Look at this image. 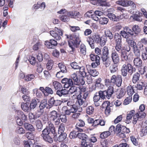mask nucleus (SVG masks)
<instances>
[{"label": "nucleus", "mask_w": 147, "mask_h": 147, "mask_svg": "<svg viewBox=\"0 0 147 147\" xmlns=\"http://www.w3.org/2000/svg\"><path fill=\"white\" fill-rule=\"evenodd\" d=\"M132 30V31L129 27H125L123 30L120 31V34L123 38L127 39L130 37L137 36L141 32V28L138 25H134Z\"/></svg>", "instance_id": "f257e3e1"}, {"label": "nucleus", "mask_w": 147, "mask_h": 147, "mask_svg": "<svg viewBox=\"0 0 147 147\" xmlns=\"http://www.w3.org/2000/svg\"><path fill=\"white\" fill-rule=\"evenodd\" d=\"M86 76V73L85 71H77L71 75L70 77L73 81V83L76 85L81 84L83 85L85 82L84 78Z\"/></svg>", "instance_id": "f03ea898"}, {"label": "nucleus", "mask_w": 147, "mask_h": 147, "mask_svg": "<svg viewBox=\"0 0 147 147\" xmlns=\"http://www.w3.org/2000/svg\"><path fill=\"white\" fill-rule=\"evenodd\" d=\"M122 80L121 76L118 75L116 76L115 75H113L111 77V79H106L105 80V83L107 84H109L110 86L115 85L119 87L121 86Z\"/></svg>", "instance_id": "7ed1b4c3"}, {"label": "nucleus", "mask_w": 147, "mask_h": 147, "mask_svg": "<svg viewBox=\"0 0 147 147\" xmlns=\"http://www.w3.org/2000/svg\"><path fill=\"white\" fill-rule=\"evenodd\" d=\"M74 40H68V44L69 47L71 49L70 51V53L73 54L74 52L76 50L75 47L77 48L80 44L81 41L79 38V34L77 35L76 34H74L73 35Z\"/></svg>", "instance_id": "20e7f679"}, {"label": "nucleus", "mask_w": 147, "mask_h": 147, "mask_svg": "<svg viewBox=\"0 0 147 147\" xmlns=\"http://www.w3.org/2000/svg\"><path fill=\"white\" fill-rule=\"evenodd\" d=\"M100 36L98 34H94L88 37L87 38L86 41L88 43L92 49L95 47V43L100 44Z\"/></svg>", "instance_id": "39448f33"}, {"label": "nucleus", "mask_w": 147, "mask_h": 147, "mask_svg": "<svg viewBox=\"0 0 147 147\" xmlns=\"http://www.w3.org/2000/svg\"><path fill=\"white\" fill-rule=\"evenodd\" d=\"M113 93V87L112 86H110L107 90L104 91L100 90L98 93H96V94H99L101 99L104 100L105 98L106 97L109 99Z\"/></svg>", "instance_id": "423d86ee"}, {"label": "nucleus", "mask_w": 147, "mask_h": 147, "mask_svg": "<svg viewBox=\"0 0 147 147\" xmlns=\"http://www.w3.org/2000/svg\"><path fill=\"white\" fill-rule=\"evenodd\" d=\"M136 70L135 68L130 63L127 64H124L122 66L121 69V75L123 76H126L127 74V72L131 74Z\"/></svg>", "instance_id": "0eeeda50"}, {"label": "nucleus", "mask_w": 147, "mask_h": 147, "mask_svg": "<svg viewBox=\"0 0 147 147\" xmlns=\"http://www.w3.org/2000/svg\"><path fill=\"white\" fill-rule=\"evenodd\" d=\"M51 132L45 127L42 131V133L40 136L44 141L51 144L53 142V138L51 136Z\"/></svg>", "instance_id": "6e6552de"}, {"label": "nucleus", "mask_w": 147, "mask_h": 147, "mask_svg": "<svg viewBox=\"0 0 147 147\" xmlns=\"http://www.w3.org/2000/svg\"><path fill=\"white\" fill-rule=\"evenodd\" d=\"M122 35L118 33H115L113 36L115 40V48L117 51H121V48L122 47Z\"/></svg>", "instance_id": "1a4fd4ad"}, {"label": "nucleus", "mask_w": 147, "mask_h": 147, "mask_svg": "<svg viewBox=\"0 0 147 147\" xmlns=\"http://www.w3.org/2000/svg\"><path fill=\"white\" fill-rule=\"evenodd\" d=\"M54 30L50 31V34L56 40H60L61 36H62L63 35V31L57 27H55Z\"/></svg>", "instance_id": "9d476101"}, {"label": "nucleus", "mask_w": 147, "mask_h": 147, "mask_svg": "<svg viewBox=\"0 0 147 147\" xmlns=\"http://www.w3.org/2000/svg\"><path fill=\"white\" fill-rule=\"evenodd\" d=\"M62 83L64 84V88H68L71 86L74 85L73 81L72 80L70 77L69 78H65L63 79L61 81Z\"/></svg>", "instance_id": "9b49d317"}, {"label": "nucleus", "mask_w": 147, "mask_h": 147, "mask_svg": "<svg viewBox=\"0 0 147 147\" xmlns=\"http://www.w3.org/2000/svg\"><path fill=\"white\" fill-rule=\"evenodd\" d=\"M143 45L138 43V46L134 50V52L135 56L139 57L140 55V51L143 50Z\"/></svg>", "instance_id": "f8f14e48"}, {"label": "nucleus", "mask_w": 147, "mask_h": 147, "mask_svg": "<svg viewBox=\"0 0 147 147\" xmlns=\"http://www.w3.org/2000/svg\"><path fill=\"white\" fill-rule=\"evenodd\" d=\"M56 94L60 97L63 96L68 97L69 96L68 90L65 89H63V88L60 90H57Z\"/></svg>", "instance_id": "ddd939ff"}, {"label": "nucleus", "mask_w": 147, "mask_h": 147, "mask_svg": "<svg viewBox=\"0 0 147 147\" xmlns=\"http://www.w3.org/2000/svg\"><path fill=\"white\" fill-rule=\"evenodd\" d=\"M45 44L48 48L51 49L57 46V41L55 40L51 39L50 40L49 42L46 41Z\"/></svg>", "instance_id": "4468645a"}, {"label": "nucleus", "mask_w": 147, "mask_h": 147, "mask_svg": "<svg viewBox=\"0 0 147 147\" xmlns=\"http://www.w3.org/2000/svg\"><path fill=\"white\" fill-rule=\"evenodd\" d=\"M67 15L69 17L72 18L76 19L79 18L80 16V13L78 11H71L69 12H67L66 13Z\"/></svg>", "instance_id": "2eb2a0df"}, {"label": "nucleus", "mask_w": 147, "mask_h": 147, "mask_svg": "<svg viewBox=\"0 0 147 147\" xmlns=\"http://www.w3.org/2000/svg\"><path fill=\"white\" fill-rule=\"evenodd\" d=\"M48 125L47 126L46 128L50 131L52 134H53L54 136H56L57 134L54 125L50 121L48 122Z\"/></svg>", "instance_id": "dca6fc26"}, {"label": "nucleus", "mask_w": 147, "mask_h": 147, "mask_svg": "<svg viewBox=\"0 0 147 147\" xmlns=\"http://www.w3.org/2000/svg\"><path fill=\"white\" fill-rule=\"evenodd\" d=\"M70 88L68 90L71 94H72L74 93H75L76 94H78H78H81L80 92V89L79 87H78L74 85L70 86Z\"/></svg>", "instance_id": "f3484780"}, {"label": "nucleus", "mask_w": 147, "mask_h": 147, "mask_svg": "<svg viewBox=\"0 0 147 147\" xmlns=\"http://www.w3.org/2000/svg\"><path fill=\"white\" fill-rule=\"evenodd\" d=\"M111 57L115 64H117L119 62V58L117 53L115 51L113 52Z\"/></svg>", "instance_id": "a211bd4d"}, {"label": "nucleus", "mask_w": 147, "mask_h": 147, "mask_svg": "<svg viewBox=\"0 0 147 147\" xmlns=\"http://www.w3.org/2000/svg\"><path fill=\"white\" fill-rule=\"evenodd\" d=\"M49 115L51 120L55 121L56 119L59 117L60 114L58 113L56 111L53 110L50 112Z\"/></svg>", "instance_id": "6ab92c4d"}, {"label": "nucleus", "mask_w": 147, "mask_h": 147, "mask_svg": "<svg viewBox=\"0 0 147 147\" xmlns=\"http://www.w3.org/2000/svg\"><path fill=\"white\" fill-rule=\"evenodd\" d=\"M121 51H118L121 53V57L123 61H127L128 59V54L125 50L123 49L122 48H121Z\"/></svg>", "instance_id": "aec40b11"}, {"label": "nucleus", "mask_w": 147, "mask_h": 147, "mask_svg": "<svg viewBox=\"0 0 147 147\" xmlns=\"http://www.w3.org/2000/svg\"><path fill=\"white\" fill-rule=\"evenodd\" d=\"M23 125L25 128L27 130L32 132L35 131V128L31 124L24 122Z\"/></svg>", "instance_id": "412c9836"}, {"label": "nucleus", "mask_w": 147, "mask_h": 147, "mask_svg": "<svg viewBox=\"0 0 147 147\" xmlns=\"http://www.w3.org/2000/svg\"><path fill=\"white\" fill-rule=\"evenodd\" d=\"M35 124L36 127V129L39 132L43 128V125L40 120L36 119L35 120Z\"/></svg>", "instance_id": "4be33fe9"}, {"label": "nucleus", "mask_w": 147, "mask_h": 147, "mask_svg": "<svg viewBox=\"0 0 147 147\" xmlns=\"http://www.w3.org/2000/svg\"><path fill=\"white\" fill-rule=\"evenodd\" d=\"M135 114V111L132 110L130 111L127 114L126 120H125V123L127 124H129L130 123V120L131 119L132 117L134 116Z\"/></svg>", "instance_id": "5701e85b"}, {"label": "nucleus", "mask_w": 147, "mask_h": 147, "mask_svg": "<svg viewBox=\"0 0 147 147\" xmlns=\"http://www.w3.org/2000/svg\"><path fill=\"white\" fill-rule=\"evenodd\" d=\"M70 65L72 68L74 69H79V71H84V67L83 66L82 67L79 66L76 62H72L71 63Z\"/></svg>", "instance_id": "b1692460"}, {"label": "nucleus", "mask_w": 147, "mask_h": 147, "mask_svg": "<svg viewBox=\"0 0 147 147\" xmlns=\"http://www.w3.org/2000/svg\"><path fill=\"white\" fill-rule=\"evenodd\" d=\"M39 102V100L38 99H32L31 102L29 106L31 110L34 109L36 107V105L38 104Z\"/></svg>", "instance_id": "393cba45"}, {"label": "nucleus", "mask_w": 147, "mask_h": 147, "mask_svg": "<svg viewBox=\"0 0 147 147\" xmlns=\"http://www.w3.org/2000/svg\"><path fill=\"white\" fill-rule=\"evenodd\" d=\"M16 112L18 116L19 117L21 118L24 122L27 120V116L25 115L22 112L20 111H16Z\"/></svg>", "instance_id": "a878e982"}, {"label": "nucleus", "mask_w": 147, "mask_h": 147, "mask_svg": "<svg viewBox=\"0 0 147 147\" xmlns=\"http://www.w3.org/2000/svg\"><path fill=\"white\" fill-rule=\"evenodd\" d=\"M58 66L61 72L64 74L67 73V70L66 66L63 63H59L58 64Z\"/></svg>", "instance_id": "bb28decb"}, {"label": "nucleus", "mask_w": 147, "mask_h": 147, "mask_svg": "<svg viewBox=\"0 0 147 147\" xmlns=\"http://www.w3.org/2000/svg\"><path fill=\"white\" fill-rule=\"evenodd\" d=\"M134 63L135 65L138 67L139 68L142 65V61L139 57L134 58Z\"/></svg>", "instance_id": "cd10ccee"}, {"label": "nucleus", "mask_w": 147, "mask_h": 147, "mask_svg": "<svg viewBox=\"0 0 147 147\" xmlns=\"http://www.w3.org/2000/svg\"><path fill=\"white\" fill-rule=\"evenodd\" d=\"M140 77V75L139 73L136 72L134 74L132 81L134 83H136L139 80Z\"/></svg>", "instance_id": "c85d7f7f"}, {"label": "nucleus", "mask_w": 147, "mask_h": 147, "mask_svg": "<svg viewBox=\"0 0 147 147\" xmlns=\"http://www.w3.org/2000/svg\"><path fill=\"white\" fill-rule=\"evenodd\" d=\"M107 16L110 19V20L113 22H117V16H116L114 14L110 13H109L107 15Z\"/></svg>", "instance_id": "c756f323"}, {"label": "nucleus", "mask_w": 147, "mask_h": 147, "mask_svg": "<svg viewBox=\"0 0 147 147\" xmlns=\"http://www.w3.org/2000/svg\"><path fill=\"white\" fill-rule=\"evenodd\" d=\"M105 36L111 40L113 39V36L112 32L110 30H107L105 32Z\"/></svg>", "instance_id": "7c9ffc66"}, {"label": "nucleus", "mask_w": 147, "mask_h": 147, "mask_svg": "<svg viewBox=\"0 0 147 147\" xmlns=\"http://www.w3.org/2000/svg\"><path fill=\"white\" fill-rule=\"evenodd\" d=\"M54 88L55 90H61L63 88L62 86L61 83L57 81H54L53 83Z\"/></svg>", "instance_id": "2f4dec72"}, {"label": "nucleus", "mask_w": 147, "mask_h": 147, "mask_svg": "<svg viewBox=\"0 0 147 147\" xmlns=\"http://www.w3.org/2000/svg\"><path fill=\"white\" fill-rule=\"evenodd\" d=\"M21 107L22 109L25 112H28L31 111L30 107L28 106L26 103L22 102L21 104Z\"/></svg>", "instance_id": "473e14b6"}, {"label": "nucleus", "mask_w": 147, "mask_h": 147, "mask_svg": "<svg viewBox=\"0 0 147 147\" xmlns=\"http://www.w3.org/2000/svg\"><path fill=\"white\" fill-rule=\"evenodd\" d=\"M39 108L40 110L43 111V109L47 105V101L45 100H44L41 101H39Z\"/></svg>", "instance_id": "72a5a7b5"}, {"label": "nucleus", "mask_w": 147, "mask_h": 147, "mask_svg": "<svg viewBox=\"0 0 147 147\" xmlns=\"http://www.w3.org/2000/svg\"><path fill=\"white\" fill-rule=\"evenodd\" d=\"M78 138L81 140L85 141L87 139L88 136L84 133H78Z\"/></svg>", "instance_id": "f704fd0d"}, {"label": "nucleus", "mask_w": 147, "mask_h": 147, "mask_svg": "<svg viewBox=\"0 0 147 147\" xmlns=\"http://www.w3.org/2000/svg\"><path fill=\"white\" fill-rule=\"evenodd\" d=\"M52 88L49 86H46L45 87V96H47L49 94H52L53 93V91Z\"/></svg>", "instance_id": "c9c22d12"}, {"label": "nucleus", "mask_w": 147, "mask_h": 147, "mask_svg": "<svg viewBox=\"0 0 147 147\" xmlns=\"http://www.w3.org/2000/svg\"><path fill=\"white\" fill-rule=\"evenodd\" d=\"M55 99L53 97H51L49 99L48 102V107H47V109H50L54 106Z\"/></svg>", "instance_id": "e433bc0d"}, {"label": "nucleus", "mask_w": 147, "mask_h": 147, "mask_svg": "<svg viewBox=\"0 0 147 147\" xmlns=\"http://www.w3.org/2000/svg\"><path fill=\"white\" fill-rule=\"evenodd\" d=\"M108 21V19L104 17H100L99 18V22L101 24H107Z\"/></svg>", "instance_id": "4c0bfd02"}, {"label": "nucleus", "mask_w": 147, "mask_h": 147, "mask_svg": "<svg viewBox=\"0 0 147 147\" xmlns=\"http://www.w3.org/2000/svg\"><path fill=\"white\" fill-rule=\"evenodd\" d=\"M60 135L58 138V140L60 142H62L67 137V134L66 133H60Z\"/></svg>", "instance_id": "58836bf2"}, {"label": "nucleus", "mask_w": 147, "mask_h": 147, "mask_svg": "<svg viewBox=\"0 0 147 147\" xmlns=\"http://www.w3.org/2000/svg\"><path fill=\"white\" fill-rule=\"evenodd\" d=\"M81 147H93V144L85 140V142H82L80 144Z\"/></svg>", "instance_id": "ea45409f"}, {"label": "nucleus", "mask_w": 147, "mask_h": 147, "mask_svg": "<svg viewBox=\"0 0 147 147\" xmlns=\"http://www.w3.org/2000/svg\"><path fill=\"white\" fill-rule=\"evenodd\" d=\"M117 64L114 63L111 65L110 66L109 69L111 73H113L117 71L118 68L117 66L116 65Z\"/></svg>", "instance_id": "a19ab883"}, {"label": "nucleus", "mask_w": 147, "mask_h": 147, "mask_svg": "<svg viewBox=\"0 0 147 147\" xmlns=\"http://www.w3.org/2000/svg\"><path fill=\"white\" fill-rule=\"evenodd\" d=\"M100 45L101 46L105 45L106 42L107 41V38L105 35L100 37Z\"/></svg>", "instance_id": "79ce46f5"}, {"label": "nucleus", "mask_w": 147, "mask_h": 147, "mask_svg": "<svg viewBox=\"0 0 147 147\" xmlns=\"http://www.w3.org/2000/svg\"><path fill=\"white\" fill-rule=\"evenodd\" d=\"M111 134V132L109 131L102 132L100 134V138L103 139H105L109 136Z\"/></svg>", "instance_id": "37998d69"}, {"label": "nucleus", "mask_w": 147, "mask_h": 147, "mask_svg": "<svg viewBox=\"0 0 147 147\" xmlns=\"http://www.w3.org/2000/svg\"><path fill=\"white\" fill-rule=\"evenodd\" d=\"M127 92L128 95L131 96L135 92L133 86H128L127 87Z\"/></svg>", "instance_id": "c03bdc74"}, {"label": "nucleus", "mask_w": 147, "mask_h": 147, "mask_svg": "<svg viewBox=\"0 0 147 147\" xmlns=\"http://www.w3.org/2000/svg\"><path fill=\"white\" fill-rule=\"evenodd\" d=\"M91 60L92 61L100 60V57L98 55L94 54L91 53L90 55Z\"/></svg>", "instance_id": "a18cd8bd"}, {"label": "nucleus", "mask_w": 147, "mask_h": 147, "mask_svg": "<svg viewBox=\"0 0 147 147\" xmlns=\"http://www.w3.org/2000/svg\"><path fill=\"white\" fill-rule=\"evenodd\" d=\"M59 18L62 21L64 22H68L70 20V18L67 15H61Z\"/></svg>", "instance_id": "49530a36"}, {"label": "nucleus", "mask_w": 147, "mask_h": 147, "mask_svg": "<svg viewBox=\"0 0 147 147\" xmlns=\"http://www.w3.org/2000/svg\"><path fill=\"white\" fill-rule=\"evenodd\" d=\"M69 138L71 139H74L78 137V133L76 130L72 131L70 132L69 135Z\"/></svg>", "instance_id": "de8ad7c7"}, {"label": "nucleus", "mask_w": 147, "mask_h": 147, "mask_svg": "<svg viewBox=\"0 0 147 147\" xmlns=\"http://www.w3.org/2000/svg\"><path fill=\"white\" fill-rule=\"evenodd\" d=\"M122 128L121 125L120 123L117 124L116 128L115 127V134H118L121 133V131Z\"/></svg>", "instance_id": "09e8293b"}, {"label": "nucleus", "mask_w": 147, "mask_h": 147, "mask_svg": "<svg viewBox=\"0 0 147 147\" xmlns=\"http://www.w3.org/2000/svg\"><path fill=\"white\" fill-rule=\"evenodd\" d=\"M35 78L34 75L33 74L27 75L25 78L24 80L27 81H29Z\"/></svg>", "instance_id": "8fccbe9b"}, {"label": "nucleus", "mask_w": 147, "mask_h": 147, "mask_svg": "<svg viewBox=\"0 0 147 147\" xmlns=\"http://www.w3.org/2000/svg\"><path fill=\"white\" fill-rule=\"evenodd\" d=\"M94 108L92 106L88 107L86 109V113L90 115L93 114L94 111Z\"/></svg>", "instance_id": "3c124183"}, {"label": "nucleus", "mask_w": 147, "mask_h": 147, "mask_svg": "<svg viewBox=\"0 0 147 147\" xmlns=\"http://www.w3.org/2000/svg\"><path fill=\"white\" fill-rule=\"evenodd\" d=\"M25 135L26 137L29 140H33L34 139V135L32 132H27Z\"/></svg>", "instance_id": "603ef678"}, {"label": "nucleus", "mask_w": 147, "mask_h": 147, "mask_svg": "<svg viewBox=\"0 0 147 147\" xmlns=\"http://www.w3.org/2000/svg\"><path fill=\"white\" fill-rule=\"evenodd\" d=\"M65 130L64 124L63 123H61L58 128V133L60 134V133H64V131Z\"/></svg>", "instance_id": "864d4df0"}, {"label": "nucleus", "mask_w": 147, "mask_h": 147, "mask_svg": "<svg viewBox=\"0 0 147 147\" xmlns=\"http://www.w3.org/2000/svg\"><path fill=\"white\" fill-rule=\"evenodd\" d=\"M116 3L123 6H127V0H120L117 1Z\"/></svg>", "instance_id": "5fc2aeb1"}, {"label": "nucleus", "mask_w": 147, "mask_h": 147, "mask_svg": "<svg viewBox=\"0 0 147 147\" xmlns=\"http://www.w3.org/2000/svg\"><path fill=\"white\" fill-rule=\"evenodd\" d=\"M102 55H109V51L107 47L106 46L104 47L102 50Z\"/></svg>", "instance_id": "6e6d98bb"}, {"label": "nucleus", "mask_w": 147, "mask_h": 147, "mask_svg": "<svg viewBox=\"0 0 147 147\" xmlns=\"http://www.w3.org/2000/svg\"><path fill=\"white\" fill-rule=\"evenodd\" d=\"M36 66L37 67V71L39 73H41L42 70V68L41 66L40 63L37 62Z\"/></svg>", "instance_id": "4d7b16f0"}, {"label": "nucleus", "mask_w": 147, "mask_h": 147, "mask_svg": "<svg viewBox=\"0 0 147 147\" xmlns=\"http://www.w3.org/2000/svg\"><path fill=\"white\" fill-rule=\"evenodd\" d=\"M105 106H108L109 107H111L113 106L112 103H110V102L109 101H106L104 102L102 104V108H105Z\"/></svg>", "instance_id": "13d9d810"}, {"label": "nucleus", "mask_w": 147, "mask_h": 147, "mask_svg": "<svg viewBox=\"0 0 147 147\" xmlns=\"http://www.w3.org/2000/svg\"><path fill=\"white\" fill-rule=\"evenodd\" d=\"M34 94H36V95L38 98L42 96V94L40 91L37 89H35L33 90Z\"/></svg>", "instance_id": "bf43d9fd"}, {"label": "nucleus", "mask_w": 147, "mask_h": 147, "mask_svg": "<svg viewBox=\"0 0 147 147\" xmlns=\"http://www.w3.org/2000/svg\"><path fill=\"white\" fill-rule=\"evenodd\" d=\"M53 61L51 60H49L48 61V63L47 64V68L49 70H51L53 66Z\"/></svg>", "instance_id": "052dcab7"}, {"label": "nucleus", "mask_w": 147, "mask_h": 147, "mask_svg": "<svg viewBox=\"0 0 147 147\" xmlns=\"http://www.w3.org/2000/svg\"><path fill=\"white\" fill-rule=\"evenodd\" d=\"M86 140L90 142V143H92V142H95L97 141V139L95 137L92 136L89 138H87V140Z\"/></svg>", "instance_id": "680f3d73"}, {"label": "nucleus", "mask_w": 147, "mask_h": 147, "mask_svg": "<svg viewBox=\"0 0 147 147\" xmlns=\"http://www.w3.org/2000/svg\"><path fill=\"white\" fill-rule=\"evenodd\" d=\"M90 72L91 75L94 77L97 76L99 74L98 72L95 69H90Z\"/></svg>", "instance_id": "e2e57ef3"}, {"label": "nucleus", "mask_w": 147, "mask_h": 147, "mask_svg": "<svg viewBox=\"0 0 147 147\" xmlns=\"http://www.w3.org/2000/svg\"><path fill=\"white\" fill-rule=\"evenodd\" d=\"M22 98L24 101L28 102H29L30 100V98L28 95V94L27 95H24L22 96Z\"/></svg>", "instance_id": "0e129e2a"}, {"label": "nucleus", "mask_w": 147, "mask_h": 147, "mask_svg": "<svg viewBox=\"0 0 147 147\" xmlns=\"http://www.w3.org/2000/svg\"><path fill=\"white\" fill-rule=\"evenodd\" d=\"M21 91L24 95H27L29 93V92L26 88L22 87L21 88Z\"/></svg>", "instance_id": "69168bd1"}, {"label": "nucleus", "mask_w": 147, "mask_h": 147, "mask_svg": "<svg viewBox=\"0 0 147 147\" xmlns=\"http://www.w3.org/2000/svg\"><path fill=\"white\" fill-rule=\"evenodd\" d=\"M29 118L30 121L32 122H34L33 120H34L37 119V118L36 117V116L35 114H34L33 113H32L31 115H29Z\"/></svg>", "instance_id": "338daca9"}, {"label": "nucleus", "mask_w": 147, "mask_h": 147, "mask_svg": "<svg viewBox=\"0 0 147 147\" xmlns=\"http://www.w3.org/2000/svg\"><path fill=\"white\" fill-rule=\"evenodd\" d=\"M43 111L40 110V109L36 111L34 114L36 116V117H37V118H38L40 117L41 115H42Z\"/></svg>", "instance_id": "774afa93"}]
</instances>
